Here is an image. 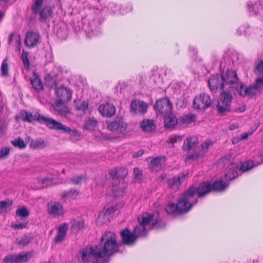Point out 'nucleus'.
<instances>
[{
    "instance_id": "1",
    "label": "nucleus",
    "mask_w": 263,
    "mask_h": 263,
    "mask_svg": "<svg viewBox=\"0 0 263 263\" xmlns=\"http://www.w3.org/2000/svg\"><path fill=\"white\" fill-rule=\"evenodd\" d=\"M116 238L114 232H105L97 245L86 247L80 252L81 260L84 263H108L109 259L106 258H109L118 251Z\"/></svg>"
},
{
    "instance_id": "2",
    "label": "nucleus",
    "mask_w": 263,
    "mask_h": 263,
    "mask_svg": "<svg viewBox=\"0 0 263 263\" xmlns=\"http://www.w3.org/2000/svg\"><path fill=\"white\" fill-rule=\"evenodd\" d=\"M238 82L239 79L236 71L228 70L222 72L220 76H212L209 80V86L212 91H215L218 88L234 91Z\"/></svg>"
},
{
    "instance_id": "3",
    "label": "nucleus",
    "mask_w": 263,
    "mask_h": 263,
    "mask_svg": "<svg viewBox=\"0 0 263 263\" xmlns=\"http://www.w3.org/2000/svg\"><path fill=\"white\" fill-rule=\"evenodd\" d=\"M16 118L22 119L28 122L37 121L41 124L44 123L49 128L60 130L64 133H68L71 135H76L78 134L76 130H71L69 127L64 125L53 119L41 116L36 112L33 114L30 112L23 110L20 112L19 116Z\"/></svg>"
},
{
    "instance_id": "4",
    "label": "nucleus",
    "mask_w": 263,
    "mask_h": 263,
    "mask_svg": "<svg viewBox=\"0 0 263 263\" xmlns=\"http://www.w3.org/2000/svg\"><path fill=\"white\" fill-rule=\"evenodd\" d=\"M138 221L139 224L134 228L133 231L137 239L146 236L149 230L153 228L159 229L165 226V223L160 219L158 212L146 213L141 218H138Z\"/></svg>"
},
{
    "instance_id": "5",
    "label": "nucleus",
    "mask_w": 263,
    "mask_h": 263,
    "mask_svg": "<svg viewBox=\"0 0 263 263\" xmlns=\"http://www.w3.org/2000/svg\"><path fill=\"white\" fill-rule=\"evenodd\" d=\"M55 110L59 115L66 116L69 112L65 104L71 100L72 91L67 87L60 86L55 89Z\"/></svg>"
},
{
    "instance_id": "6",
    "label": "nucleus",
    "mask_w": 263,
    "mask_h": 263,
    "mask_svg": "<svg viewBox=\"0 0 263 263\" xmlns=\"http://www.w3.org/2000/svg\"><path fill=\"white\" fill-rule=\"evenodd\" d=\"M212 191L211 183L207 181L200 182L198 186L192 185L184 192L193 206L197 203L198 198L204 197Z\"/></svg>"
},
{
    "instance_id": "7",
    "label": "nucleus",
    "mask_w": 263,
    "mask_h": 263,
    "mask_svg": "<svg viewBox=\"0 0 263 263\" xmlns=\"http://www.w3.org/2000/svg\"><path fill=\"white\" fill-rule=\"evenodd\" d=\"M192 207L193 203H191L184 192L179 198L176 204L168 203L165 207V211L168 214H173L175 212H177L178 213H185L189 212Z\"/></svg>"
},
{
    "instance_id": "8",
    "label": "nucleus",
    "mask_w": 263,
    "mask_h": 263,
    "mask_svg": "<svg viewBox=\"0 0 263 263\" xmlns=\"http://www.w3.org/2000/svg\"><path fill=\"white\" fill-rule=\"evenodd\" d=\"M234 91L223 90L220 93L219 100L217 106L218 112L224 114L231 110L233 100L232 92Z\"/></svg>"
},
{
    "instance_id": "9",
    "label": "nucleus",
    "mask_w": 263,
    "mask_h": 263,
    "mask_svg": "<svg viewBox=\"0 0 263 263\" xmlns=\"http://www.w3.org/2000/svg\"><path fill=\"white\" fill-rule=\"evenodd\" d=\"M12 144L14 147L19 148H24L26 146H29L31 148H38L45 146V143L42 139H37L35 141L30 139V137H27L24 141L22 138H18L11 141Z\"/></svg>"
},
{
    "instance_id": "10",
    "label": "nucleus",
    "mask_w": 263,
    "mask_h": 263,
    "mask_svg": "<svg viewBox=\"0 0 263 263\" xmlns=\"http://www.w3.org/2000/svg\"><path fill=\"white\" fill-rule=\"evenodd\" d=\"M212 103L210 97L207 93H201L195 97L193 102L194 108L197 110H203L209 107Z\"/></svg>"
},
{
    "instance_id": "11",
    "label": "nucleus",
    "mask_w": 263,
    "mask_h": 263,
    "mask_svg": "<svg viewBox=\"0 0 263 263\" xmlns=\"http://www.w3.org/2000/svg\"><path fill=\"white\" fill-rule=\"evenodd\" d=\"M154 107L157 112L164 116L172 113L173 109L172 104L167 98H163L157 101Z\"/></svg>"
},
{
    "instance_id": "12",
    "label": "nucleus",
    "mask_w": 263,
    "mask_h": 263,
    "mask_svg": "<svg viewBox=\"0 0 263 263\" xmlns=\"http://www.w3.org/2000/svg\"><path fill=\"white\" fill-rule=\"evenodd\" d=\"M122 242L124 245L132 246L137 240L136 236L133 232L132 233L128 228H125L120 232Z\"/></svg>"
},
{
    "instance_id": "13",
    "label": "nucleus",
    "mask_w": 263,
    "mask_h": 263,
    "mask_svg": "<svg viewBox=\"0 0 263 263\" xmlns=\"http://www.w3.org/2000/svg\"><path fill=\"white\" fill-rule=\"evenodd\" d=\"M98 110L102 116L107 117H111L116 113L115 107L108 102L101 104L99 106Z\"/></svg>"
},
{
    "instance_id": "14",
    "label": "nucleus",
    "mask_w": 263,
    "mask_h": 263,
    "mask_svg": "<svg viewBox=\"0 0 263 263\" xmlns=\"http://www.w3.org/2000/svg\"><path fill=\"white\" fill-rule=\"evenodd\" d=\"M148 105L141 100H135L130 104V111L134 114H144L147 111Z\"/></svg>"
},
{
    "instance_id": "15",
    "label": "nucleus",
    "mask_w": 263,
    "mask_h": 263,
    "mask_svg": "<svg viewBox=\"0 0 263 263\" xmlns=\"http://www.w3.org/2000/svg\"><path fill=\"white\" fill-rule=\"evenodd\" d=\"M48 213L54 217L64 213L63 206L60 202H50L47 204Z\"/></svg>"
},
{
    "instance_id": "16",
    "label": "nucleus",
    "mask_w": 263,
    "mask_h": 263,
    "mask_svg": "<svg viewBox=\"0 0 263 263\" xmlns=\"http://www.w3.org/2000/svg\"><path fill=\"white\" fill-rule=\"evenodd\" d=\"M127 124L122 119H118L110 122L107 125V128L110 131L122 133L126 129Z\"/></svg>"
},
{
    "instance_id": "17",
    "label": "nucleus",
    "mask_w": 263,
    "mask_h": 263,
    "mask_svg": "<svg viewBox=\"0 0 263 263\" xmlns=\"http://www.w3.org/2000/svg\"><path fill=\"white\" fill-rule=\"evenodd\" d=\"M166 161V157L165 156H157L153 157L149 164V167L152 172L160 171Z\"/></svg>"
},
{
    "instance_id": "18",
    "label": "nucleus",
    "mask_w": 263,
    "mask_h": 263,
    "mask_svg": "<svg viewBox=\"0 0 263 263\" xmlns=\"http://www.w3.org/2000/svg\"><path fill=\"white\" fill-rule=\"evenodd\" d=\"M40 36L38 33L35 32H28L26 36L25 44L27 46L33 47L40 42Z\"/></svg>"
},
{
    "instance_id": "19",
    "label": "nucleus",
    "mask_w": 263,
    "mask_h": 263,
    "mask_svg": "<svg viewBox=\"0 0 263 263\" xmlns=\"http://www.w3.org/2000/svg\"><path fill=\"white\" fill-rule=\"evenodd\" d=\"M128 174L127 170L125 167H117L109 172V174L113 179H124Z\"/></svg>"
},
{
    "instance_id": "20",
    "label": "nucleus",
    "mask_w": 263,
    "mask_h": 263,
    "mask_svg": "<svg viewBox=\"0 0 263 263\" xmlns=\"http://www.w3.org/2000/svg\"><path fill=\"white\" fill-rule=\"evenodd\" d=\"M238 165L236 163H231L228 167V170L225 174V177L227 180H232L238 176Z\"/></svg>"
},
{
    "instance_id": "21",
    "label": "nucleus",
    "mask_w": 263,
    "mask_h": 263,
    "mask_svg": "<svg viewBox=\"0 0 263 263\" xmlns=\"http://www.w3.org/2000/svg\"><path fill=\"white\" fill-rule=\"evenodd\" d=\"M68 230V225L66 223H63L58 228V234L54 239L55 243H58L62 242L67 234Z\"/></svg>"
},
{
    "instance_id": "22",
    "label": "nucleus",
    "mask_w": 263,
    "mask_h": 263,
    "mask_svg": "<svg viewBox=\"0 0 263 263\" xmlns=\"http://www.w3.org/2000/svg\"><path fill=\"white\" fill-rule=\"evenodd\" d=\"M236 91L239 95L242 97L253 96L252 88L251 87H247L244 85L238 82L235 88V91Z\"/></svg>"
},
{
    "instance_id": "23",
    "label": "nucleus",
    "mask_w": 263,
    "mask_h": 263,
    "mask_svg": "<svg viewBox=\"0 0 263 263\" xmlns=\"http://www.w3.org/2000/svg\"><path fill=\"white\" fill-rule=\"evenodd\" d=\"M188 150H193L192 153L188 154L185 158V161L193 160H196L199 158L202 157L205 153V149H187Z\"/></svg>"
},
{
    "instance_id": "24",
    "label": "nucleus",
    "mask_w": 263,
    "mask_h": 263,
    "mask_svg": "<svg viewBox=\"0 0 263 263\" xmlns=\"http://www.w3.org/2000/svg\"><path fill=\"white\" fill-rule=\"evenodd\" d=\"M182 137L173 135L170 137L166 142V146L170 147H178L182 143Z\"/></svg>"
},
{
    "instance_id": "25",
    "label": "nucleus",
    "mask_w": 263,
    "mask_h": 263,
    "mask_svg": "<svg viewBox=\"0 0 263 263\" xmlns=\"http://www.w3.org/2000/svg\"><path fill=\"white\" fill-rule=\"evenodd\" d=\"M71 231L74 233H78L84 228V221L82 219L76 220L73 219L71 221Z\"/></svg>"
},
{
    "instance_id": "26",
    "label": "nucleus",
    "mask_w": 263,
    "mask_h": 263,
    "mask_svg": "<svg viewBox=\"0 0 263 263\" xmlns=\"http://www.w3.org/2000/svg\"><path fill=\"white\" fill-rule=\"evenodd\" d=\"M52 11L50 7H45L42 10L41 9L39 11L37 12L36 14H39L40 16V20L41 21H44L49 19L52 15Z\"/></svg>"
},
{
    "instance_id": "27",
    "label": "nucleus",
    "mask_w": 263,
    "mask_h": 263,
    "mask_svg": "<svg viewBox=\"0 0 263 263\" xmlns=\"http://www.w3.org/2000/svg\"><path fill=\"white\" fill-rule=\"evenodd\" d=\"M140 127L146 132H151L155 129L156 126L154 121L150 119H144L141 123Z\"/></svg>"
},
{
    "instance_id": "28",
    "label": "nucleus",
    "mask_w": 263,
    "mask_h": 263,
    "mask_svg": "<svg viewBox=\"0 0 263 263\" xmlns=\"http://www.w3.org/2000/svg\"><path fill=\"white\" fill-rule=\"evenodd\" d=\"M32 87L37 91L42 90L43 88V83L35 72H33L32 76L30 78Z\"/></svg>"
},
{
    "instance_id": "29",
    "label": "nucleus",
    "mask_w": 263,
    "mask_h": 263,
    "mask_svg": "<svg viewBox=\"0 0 263 263\" xmlns=\"http://www.w3.org/2000/svg\"><path fill=\"white\" fill-rule=\"evenodd\" d=\"M229 185L228 183L220 180L211 183L212 191L223 192Z\"/></svg>"
},
{
    "instance_id": "30",
    "label": "nucleus",
    "mask_w": 263,
    "mask_h": 263,
    "mask_svg": "<svg viewBox=\"0 0 263 263\" xmlns=\"http://www.w3.org/2000/svg\"><path fill=\"white\" fill-rule=\"evenodd\" d=\"M196 119V116L194 115L183 116L179 119V124L181 126H186L194 122Z\"/></svg>"
},
{
    "instance_id": "31",
    "label": "nucleus",
    "mask_w": 263,
    "mask_h": 263,
    "mask_svg": "<svg viewBox=\"0 0 263 263\" xmlns=\"http://www.w3.org/2000/svg\"><path fill=\"white\" fill-rule=\"evenodd\" d=\"M248 8L250 15L257 14L262 10V6L260 3H249L248 4Z\"/></svg>"
},
{
    "instance_id": "32",
    "label": "nucleus",
    "mask_w": 263,
    "mask_h": 263,
    "mask_svg": "<svg viewBox=\"0 0 263 263\" xmlns=\"http://www.w3.org/2000/svg\"><path fill=\"white\" fill-rule=\"evenodd\" d=\"M165 118L164 119V124L166 127H172L175 126L177 123H179V120H178L176 117L172 114L166 115L165 116Z\"/></svg>"
},
{
    "instance_id": "33",
    "label": "nucleus",
    "mask_w": 263,
    "mask_h": 263,
    "mask_svg": "<svg viewBox=\"0 0 263 263\" xmlns=\"http://www.w3.org/2000/svg\"><path fill=\"white\" fill-rule=\"evenodd\" d=\"M198 138L196 136H189L184 141V148H194L198 144Z\"/></svg>"
},
{
    "instance_id": "34",
    "label": "nucleus",
    "mask_w": 263,
    "mask_h": 263,
    "mask_svg": "<svg viewBox=\"0 0 263 263\" xmlns=\"http://www.w3.org/2000/svg\"><path fill=\"white\" fill-rule=\"evenodd\" d=\"M33 240V238L29 235H24L20 239H16L15 243L20 247L28 246Z\"/></svg>"
},
{
    "instance_id": "35",
    "label": "nucleus",
    "mask_w": 263,
    "mask_h": 263,
    "mask_svg": "<svg viewBox=\"0 0 263 263\" xmlns=\"http://www.w3.org/2000/svg\"><path fill=\"white\" fill-rule=\"evenodd\" d=\"M98 122L94 118H88L85 120L84 127L88 130H95L97 127Z\"/></svg>"
},
{
    "instance_id": "36",
    "label": "nucleus",
    "mask_w": 263,
    "mask_h": 263,
    "mask_svg": "<svg viewBox=\"0 0 263 263\" xmlns=\"http://www.w3.org/2000/svg\"><path fill=\"white\" fill-rule=\"evenodd\" d=\"M252 88L253 95H255L257 92L263 90V78H259L256 79L253 86H250Z\"/></svg>"
},
{
    "instance_id": "37",
    "label": "nucleus",
    "mask_w": 263,
    "mask_h": 263,
    "mask_svg": "<svg viewBox=\"0 0 263 263\" xmlns=\"http://www.w3.org/2000/svg\"><path fill=\"white\" fill-rule=\"evenodd\" d=\"M181 183L179 181V178L176 176L173 177L170 179L168 182V185L170 188H171L174 191H177Z\"/></svg>"
},
{
    "instance_id": "38",
    "label": "nucleus",
    "mask_w": 263,
    "mask_h": 263,
    "mask_svg": "<svg viewBox=\"0 0 263 263\" xmlns=\"http://www.w3.org/2000/svg\"><path fill=\"white\" fill-rule=\"evenodd\" d=\"M9 67L6 60L3 61L1 67V74L3 77H8L9 76Z\"/></svg>"
},
{
    "instance_id": "39",
    "label": "nucleus",
    "mask_w": 263,
    "mask_h": 263,
    "mask_svg": "<svg viewBox=\"0 0 263 263\" xmlns=\"http://www.w3.org/2000/svg\"><path fill=\"white\" fill-rule=\"evenodd\" d=\"M32 256L31 252H27L24 254L16 255L17 263L26 262Z\"/></svg>"
},
{
    "instance_id": "40",
    "label": "nucleus",
    "mask_w": 263,
    "mask_h": 263,
    "mask_svg": "<svg viewBox=\"0 0 263 263\" xmlns=\"http://www.w3.org/2000/svg\"><path fill=\"white\" fill-rule=\"evenodd\" d=\"M16 215L20 217H28L29 216V212L25 206H21L16 211Z\"/></svg>"
},
{
    "instance_id": "41",
    "label": "nucleus",
    "mask_w": 263,
    "mask_h": 263,
    "mask_svg": "<svg viewBox=\"0 0 263 263\" xmlns=\"http://www.w3.org/2000/svg\"><path fill=\"white\" fill-rule=\"evenodd\" d=\"M79 194V192L77 189H71L69 191H64L62 194V197L65 198H74Z\"/></svg>"
},
{
    "instance_id": "42",
    "label": "nucleus",
    "mask_w": 263,
    "mask_h": 263,
    "mask_svg": "<svg viewBox=\"0 0 263 263\" xmlns=\"http://www.w3.org/2000/svg\"><path fill=\"white\" fill-rule=\"evenodd\" d=\"M12 205V201L9 199L0 201V213L3 211H6L8 208L11 206Z\"/></svg>"
},
{
    "instance_id": "43",
    "label": "nucleus",
    "mask_w": 263,
    "mask_h": 263,
    "mask_svg": "<svg viewBox=\"0 0 263 263\" xmlns=\"http://www.w3.org/2000/svg\"><path fill=\"white\" fill-rule=\"evenodd\" d=\"M253 131H248V132L243 133L240 136H237L236 137H234L232 139V143L233 144L237 143L238 142H239L241 140H245L247 139V138L250 136L252 133Z\"/></svg>"
},
{
    "instance_id": "44",
    "label": "nucleus",
    "mask_w": 263,
    "mask_h": 263,
    "mask_svg": "<svg viewBox=\"0 0 263 263\" xmlns=\"http://www.w3.org/2000/svg\"><path fill=\"white\" fill-rule=\"evenodd\" d=\"M16 255H8L3 259V263H17Z\"/></svg>"
},
{
    "instance_id": "45",
    "label": "nucleus",
    "mask_w": 263,
    "mask_h": 263,
    "mask_svg": "<svg viewBox=\"0 0 263 263\" xmlns=\"http://www.w3.org/2000/svg\"><path fill=\"white\" fill-rule=\"evenodd\" d=\"M85 178L83 175H79L73 177H72L70 179V181L73 184L78 185L81 183L83 180H85Z\"/></svg>"
},
{
    "instance_id": "46",
    "label": "nucleus",
    "mask_w": 263,
    "mask_h": 263,
    "mask_svg": "<svg viewBox=\"0 0 263 263\" xmlns=\"http://www.w3.org/2000/svg\"><path fill=\"white\" fill-rule=\"evenodd\" d=\"M76 108L78 110H80L82 111H85L86 109H87L88 107L87 102L84 101L77 102L76 103Z\"/></svg>"
},
{
    "instance_id": "47",
    "label": "nucleus",
    "mask_w": 263,
    "mask_h": 263,
    "mask_svg": "<svg viewBox=\"0 0 263 263\" xmlns=\"http://www.w3.org/2000/svg\"><path fill=\"white\" fill-rule=\"evenodd\" d=\"M29 53L28 52L23 51L22 54V59L23 63L25 66L28 67L29 66V60H28Z\"/></svg>"
},
{
    "instance_id": "48",
    "label": "nucleus",
    "mask_w": 263,
    "mask_h": 263,
    "mask_svg": "<svg viewBox=\"0 0 263 263\" xmlns=\"http://www.w3.org/2000/svg\"><path fill=\"white\" fill-rule=\"evenodd\" d=\"M28 223V221L15 223L12 224L11 227L14 230L23 229L25 228H26Z\"/></svg>"
},
{
    "instance_id": "49",
    "label": "nucleus",
    "mask_w": 263,
    "mask_h": 263,
    "mask_svg": "<svg viewBox=\"0 0 263 263\" xmlns=\"http://www.w3.org/2000/svg\"><path fill=\"white\" fill-rule=\"evenodd\" d=\"M255 71L256 73L263 74V61H261L257 64Z\"/></svg>"
},
{
    "instance_id": "50",
    "label": "nucleus",
    "mask_w": 263,
    "mask_h": 263,
    "mask_svg": "<svg viewBox=\"0 0 263 263\" xmlns=\"http://www.w3.org/2000/svg\"><path fill=\"white\" fill-rule=\"evenodd\" d=\"M10 149H0V159H5L9 154Z\"/></svg>"
},
{
    "instance_id": "51",
    "label": "nucleus",
    "mask_w": 263,
    "mask_h": 263,
    "mask_svg": "<svg viewBox=\"0 0 263 263\" xmlns=\"http://www.w3.org/2000/svg\"><path fill=\"white\" fill-rule=\"evenodd\" d=\"M134 175L135 179H141L142 175V171L138 167L134 169Z\"/></svg>"
},
{
    "instance_id": "52",
    "label": "nucleus",
    "mask_w": 263,
    "mask_h": 263,
    "mask_svg": "<svg viewBox=\"0 0 263 263\" xmlns=\"http://www.w3.org/2000/svg\"><path fill=\"white\" fill-rule=\"evenodd\" d=\"M117 210V208L116 206H112L108 208L105 210L104 215L109 216L112 214L114 213Z\"/></svg>"
},
{
    "instance_id": "53",
    "label": "nucleus",
    "mask_w": 263,
    "mask_h": 263,
    "mask_svg": "<svg viewBox=\"0 0 263 263\" xmlns=\"http://www.w3.org/2000/svg\"><path fill=\"white\" fill-rule=\"evenodd\" d=\"M116 190L118 193H114V195L115 197L121 196L123 193V190L121 189L120 187H114L113 189V191Z\"/></svg>"
},
{
    "instance_id": "54",
    "label": "nucleus",
    "mask_w": 263,
    "mask_h": 263,
    "mask_svg": "<svg viewBox=\"0 0 263 263\" xmlns=\"http://www.w3.org/2000/svg\"><path fill=\"white\" fill-rule=\"evenodd\" d=\"M188 174L189 173L187 172L185 173H181L176 176L177 178H179L181 184L182 182H184L185 178L188 175Z\"/></svg>"
},
{
    "instance_id": "55",
    "label": "nucleus",
    "mask_w": 263,
    "mask_h": 263,
    "mask_svg": "<svg viewBox=\"0 0 263 263\" xmlns=\"http://www.w3.org/2000/svg\"><path fill=\"white\" fill-rule=\"evenodd\" d=\"M202 148H209L212 146V142L210 140H206L201 144Z\"/></svg>"
},
{
    "instance_id": "56",
    "label": "nucleus",
    "mask_w": 263,
    "mask_h": 263,
    "mask_svg": "<svg viewBox=\"0 0 263 263\" xmlns=\"http://www.w3.org/2000/svg\"><path fill=\"white\" fill-rule=\"evenodd\" d=\"M144 153V151L142 149L139 150L137 153H134L133 154V158H137L141 156H142Z\"/></svg>"
},
{
    "instance_id": "57",
    "label": "nucleus",
    "mask_w": 263,
    "mask_h": 263,
    "mask_svg": "<svg viewBox=\"0 0 263 263\" xmlns=\"http://www.w3.org/2000/svg\"><path fill=\"white\" fill-rule=\"evenodd\" d=\"M239 124L237 123H233L230 125L229 128L230 130H233L238 128Z\"/></svg>"
},
{
    "instance_id": "58",
    "label": "nucleus",
    "mask_w": 263,
    "mask_h": 263,
    "mask_svg": "<svg viewBox=\"0 0 263 263\" xmlns=\"http://www.w3.org/2000/svg\"><path fill=\"white\" fill-rule=\"evenodd\" d=\"M246 109V107L245 105H241L238 108L235 109V111L237 112H242Z\"/></svg>"
},
{
    "instance_id": "59",
    "label": "nucleus",
    "mask_w": 263,
    "mask_h": 263,
    "mask_svg": "<svg viewBox=\"0 0 263 263\" xmlns=\"http://www.w3.org/2000/svg\"><path fill=\"white\" fill-rule=\"evenodd\" d=\"M52 178H45L42 179V181L43 183H45L46 182H51L52 181Z\"/></svg>"
},
{
    "instance_id": "60",
    "label": "nucleus",
    "mask_w": 263,
    "mask_h": 263,
    "mask_svg": "<svg viewBox=\"0 0 263 263\" xmlns=\"http://www.w3.org/2000/svg\"><path fill=\"white\" fill-rule=\"evenodd\" d=\"M14 37H16V38H17V36H16V35H15V34H11L10 35V37H9V43H10L12 42V41Z\"/></svg>"
},
{
    "instance_id": "61",
    "label": "nucleus",
    "mask_w": 263,
    "mask_h": 263,
    "mask_svg": "<svg viewBox=\"0 0 263 263\" xmlns=\"http://www.w3.org/2000/svg\"><path fill=\"white\" fill-rule=\"evenodd\" d=\"M5 14L3 12H0V22L3 20V17H4Z\"/></svg>"
},
{
    "instance_id": "62",
    "label": "nucleus",
    "mask_w": 263,
    "mask_h": 263,
    "mask_svg": "<svg viewBox=\"0 0 263 263\" xmlns=\"http://www.w3.org/2000/svg\"><path fill=\"white\" fill-rule=\"evenodd\" d=\"M240 30H241V31L240 32L238 33V34L239 35H241L243 33H242V31H243L244 30V27H241L239 28Z\"/></svg>"
},
{
    "instance_id": "63",
    "label": "nucleus",
    "mask_w": 263,
    "mask_h": 263,
    "mask_svg": "<svg viewBox=\"0 0 263 263\" xmlns=\"http://www.w3.org/2000/svg\"><path fill=\"white\" fill-rule=\"evenodd\" d=\"M0 133H1L2 134H3L4 133V128L0 129Z\"/></svg>"
},
{
    "instance_id": "64",
    "label": "nucleus",
    "mask_w": 263,
    "mask_h": 263,
    "mask_svg": "<svg viewBox=\"0 0 263 263\" xmlns=\"http://www.w3.org/2000/svg\"><path fill=\"white\" fill-rule=\"evenodd\" d=\"M6 3L9 2V0H4Z\"/></svg>"
}]
</instances>
